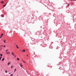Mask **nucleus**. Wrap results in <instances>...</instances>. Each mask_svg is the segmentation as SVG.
Here are the masks:
<instances>
[{"label":"nucleus","mask_w":76,"mask_h":76,"mask_svg":"<svg viewBox=\"0 0 76 76\" xmlns=\"http://www.w3.org/2000/svg\"><path fill=\"white\" fill-rule=\"evenodd\" d=\"M20 66H21V67H22L23 66L22 65V63H20Z\"/></svg>","instance_id":"obj_1"},{"label":"nucleus","mask_w":76,"mask_h":76,"mask_svg":"<svg viewBox=\"0 0 76 76\" xmlns=\"http://www.w3.org/2000/svg\"><path fill=\"white\" fill-rule=\"evenodd\" d=\"M3 34L2 33L1 34V37H0V38H1L2 37V36H3Z\"/></svg>","instance_id":"obj_2"},{"label":"nucleus","mask_w":76,"mask_h":76,"mask_svg":"<svg viewBox=\"0 0 76 76\" xmlns=\"http://www.w3.org/2000/svg\"><path fill=\"white\" fill-rule=\"evenodd\" d=\"M7 2L3 6H4V7H5V6H6V4H7Z\"/></svg>","instance_id":"obj_3"},{"label":"nucleus","mask_w":76,"mask_h":76,"mask_svg":"<svg viewBox=\"0 0 76 76\" xmlns=\"http://www.w3.org/2000/svg\"><path fill=\"white\" fill-rule=\"evenodd\" d=\"M11 64V62H8L7 65H9V64Z\"/></svg>","instance_id":"obj_4"},{"label":"nucleus","mask_w":76,"mask_h":76,"mask_svg":"<svg viewBox=\"0 0 76 76\" xmlns=\"http://www.w3.org/2000/svg\"><path fill=\"white\" fill-rule=\"evenodd\" d=\"M12 55H13L14 56H15V54L13 52H12Z\"/></svg>","instance_id":"obj_5"},{"label":"nucleus","mask_w":76,"mask_h":76,"mask_svg":"<svg viewBox=\"0 0 76 76\" xmlns=\"http://www.w3.org/2000/svg\"><path fill=\"white\" fill-rule=\"evenodd\" d=\"M22 52H25V50L24 49L23 50Z\"/></svg>","instance_id":"obj_6"},{"label":"nucleus","mask_w":76,"mask_h":76,"mask_svg":"<svg viewBox=\"0 0 76 76\" xmlns=\"http://www.w3.org/2000/svg\"><path fill=\"white\" fill-rule=\"evenodd\" d=\"M1 3H2L3 4V3H4V2L3 1H1Z\"/></svg>","instance_id":"obj_7"},{"label":"nucleus","mask_w":76,"mask_h":76,"mask_svg":"<svg viewBox=\"0 0 76 76\" xmlns=\"http://www.w3.org/2000/svg\"><path fill=\"white\" fill-rule=\"evenodd\" d=\"M16 46L17 48H19L18 47V45H16Z\"/></svg>","instance_id":"obj_8"},{"label":"nucleus","mask_w":76,"mask_h":76,"mask_svg":"<svg viewBox=\"0 0 76 76\" xmlns=\"http://www.w3.org/2000/svg\"><path fill=\"white\" fill-rule=\"evenodd\" d=\"M22 61L23 62V63H26V62H25V61H23V60H22Z\"/></svg>","instance_id":"obj_9"},{"label":"nucleus","mask_w":76,"mask_h":76,"mask_svg":"<svg viewBox=\"0 0 76 76\" xmlns=\"http://www.w3.org/2000/svg\"><path fill=\"white\" fill-rule=\"evenodd\" d=\"M4 43H6V40H4Z\"/></svg>","instance_id":"obj_10"},{"label":"nucleus","mask_w":76,"mask_h":76,"mask_svg":"<svg viewBox=\"0 0 76 76\" xmlns=\"http://www.w3.org/2000/svg\"><path fill=\"white\" fill-rule=\"evenodd\" d=\"M4 60V58H3L2 60V61H3Z\"/></svg>","instance_id":"obj_11"},{"label":"nucleus","mask_w":76,"mask_h":76,"mask_svg":"<svg viewBox=\"0 0 76 76\" xmlns=\"http://www.w3.org/2000/svg\"><path fill=\"white\" fill-rule=\"evenodd\" d=\"M2 58V57H0V60H1V59Z\"/></svg>","instance_id":"obj_12"},{"label":"nucleus","mask_w":76,"mask_h":76,"mask_svg":"<svg viewBox=\"0 0 76 76\" xmlns=\"http://www.w3.org/2000/svg\"><path fill=\"white\" fill-rule=\"evenodd\" d=\"M2 56H3V54H1V57Z\"/></svg>","instance_id":"obj_13"},{"label":"nucleus","mask_w":76,"mask_h":76,"mask_svg":"<svg viewBox=\"0 0 76 76\" xmlns=\"http://www.w3.org/2000/svg\"><path fill=\"white\" fill-rule=\"evenodd\" d=\"M17 60H19V58H17Z\"/></svg>","instance_id":"obj_14"},{"label":"nucleus","mask_w":76,"mask_h":76,"mask_svg":"<svg viewBox=\"0 0 76 76\" xmlns=\"http://www.w3.org/2000/svg\"><path fill=\"white\" fill-rule=\"evenodd\" d=\"M16 69H15V71H14V72H15V71H16Z\"/></svg>","instance_id":"obj_15"},{"label":"nucleus","mask_w":76,"mask_h":76,"mask_svg":"<svg viewBox=\"0 0 76 76\" xmlns=\"http://www.w3.org/2000/svg\"><path fill=\"white\" fill-rule=\"evenodd\" d=\"M10 76H13V74H11Z\"/></svg>","instance_id":"obj_16"},{"label":"nucleus","mask_w":76,"mask_h":76,"mask_svg":"<svg viewBox=\"0 0 76 76\" xmlns=\"http://www.w3.org/2000/svg\"><path fill=\"white\" fill-rule=\"evenodd\" d=\"M5 72H6V73H7V71L6 70Z\"/></svg>","instance_id":"obj_17"},{"label":"nucleus","mask_w":76,"mask_h":76,"mask_svg":"<svg viewBox=\"0 0 76 76\" xmlns=\"http://www.w3.org/2000/svg\"><path fill=\"white\" fill-rule=\"evenodd\" d=\"M1 16H2V17H3V15H1Z\"/></svg>","instance_id":"obj_18"},{"label":"nucleus","mask_w":76,"mask_h":76,"mask_svg":"<svg viewBox=\"0 0 76 76\" xmlns=\"http://www.w3.org/2000/svg\"><path fill=\"white\" fill-rule=\"evenodd\" d=\"M13 68V66H11V69H12Z\"/></svg>","instance_id":"obj_19"},{"label":"nucleus","mask_w":76,"mask_h":76,"mask_svg":"<svg viewBox=\"0 0 76 76\" xmlns=\"http://www.w3.org/2000/svg\"><path fill=\"white\" fill-rule=\"evenodd\" d=\"M9 75H10V74H11V72H10V73H9Z\"/></svg>","instance_id":"obj_20"},{"label":"nucleus","mask_w":76,"mask_h":76,"mask_svg":"<svg viewBox=\"0 0 76 76\" xmlns=\"http://www.w3.org/2000/svg\"><path fill=\"white\" fill-rule=\"evenodd\" d=\"M7 54H9V53H8V52H7Z\"/></svg>","instance_id":"obj_21"},{"label":"nucleus","mask_w":76,"mask_h":76,"mask_svg":"<svg viewBox=\"0 0 76 76\" xmlns=\"http://www.w3.org/2000/svg\"><path fill=\"white\" fill-rule=\"evenodd\" d=\"M68 6H69V4H68Z\"/></svg>","instance_id":"obj_22"},{"label":"nucleus","mask_w":76,"mask_h":76,"mask_svg":"<svg viewBox=\"0 0 76 76\" xmlns=\"http://www.w3.org/2000/svg\"><path fill=\"white\" fill-rule=\"evenodd\" d=\"M8 51V50H6V51Z\"/></svg>","instance_id":"obj_23"},{"label":"nucleus","mask_w":76,"mask_h":76,"mask_svg":"<svg viewBox=\"0 0 76 76\" xmlns=\"http://www.w3.org/2000/svg\"><path fill=\"white\" fill-rule=\"evenodd\" d=\"M14 57H16V56H14Z\"/></svg>","instance_id":"obj_24"},{"label":"nucleus","mask_w":76,"mask_h":76,"mask_svg":"<svg viewBox=\"0 0 76 76\" xmlns=\"http://www.w3.org/2000/svg\"><path fill=\"white\" fill-rule=\"evenodd\" d=\"M4 47H6V46L4 45Z\"/></svg>","instance_id":"obj_25"},{"label":"nucleus","mask_w":76,"mask_h":76,"mask_svg":"<svg viewBox=\"0 0 76 76\" xmlns=\"http://www.w3.org/2000/svg\"><path fill=\"white\" fill-rule=\"evenodd\" d=\"M74 1H76V0H74Z\"/></svg>","instance_id":"obj_26"},{"label":"nucleus","mask_w":76,"mask_h":76,"mask_svg":"<svg viewBox=\"0 0 76 76\" xmlns=\"http://www.w3.org/2000/svg\"><path fill=\"white\" fill-rule=\"evenodd\" d=\"M73 0H71V1H73Z\"/></svg>","instance_id":"obj_27"},{"label":"nucleus","mask_w":76,"mask_h":76,"mask_svg":"<svg viewBox=\"0 0 76 76\" xmlns=\"http://www.w3.org/2000/svg\"><path fill=\"white\" fill-rule=\"evenodd\" d=\"M1 47H3V45H1Z\"/></svg>","instance_id":"obj_28"},{"label":"nucleus","mask_w":76,"mask_h":76,"mask_svg":"<svg viewBox=\"0 0 76 76\" xmlns=\"http://www.w3.org/2000/svg\"><path fill=\"white\" fill-rule=\"evenodd\" d=\"M8 53H9V54H10V52H9Z\"/></svg>","instance_id":"obj_29"},{"label":"nucleus","mask_w":76,"mask_h":76,"mask_svg":"<svg viewBox=\"0 0 76 76\" xmlns=\"http://www.w3.org/2000/svg\"><path fill=\"white\" fill-rule=\"evenodd\" d=\"M27 56H28V55H27Z\"/></svg>","instance_id":"obj_30"},{"label":"nucleus","mask_w":76,"mask_h":76,"mask_svg":"<svg viewBox=\"0 0 76 76\" xmlns=\"http://www.w3.org/2000/svg\"><path fill=\"white\" fill-rule=\"evenodd\" d=\"M1 55V54L0 53V56Z\"/></svg>","instance_id":"obj_31"}]
</instances>
